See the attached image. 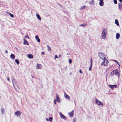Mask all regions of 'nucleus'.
<instances>
[{
    "label": "nucleus",
    "mask_w": 122,
    "mask_h": 122,
    "mask_svg": "<svg viewBox=\"0 0 122 122\" xmlns=\"http://www.w3.org/2000/svg\"><path fill=\"white\" fill-rule=\"evenodd\" d=\"M107 30L105 28H103L102 30L101 38L104 39H105L106 38L107 35Z\"/></svg>",
    "instance_id": "f257e3e1"
},
{
    "label": "nucleus",
    "mask_w": 122,
    "mask_h": 122,
    "mask_svg": "<svg viewBox=\"0 0 122 122\" xmlns=\"http://www.w3.org/2000/svg\"><path fill=\"white\" fill-rule=\"evenodd\" d=\"M102 60H103V61L102 62L101 65L105 66H107L108 63V61L107 60L106 58H104V59Z\"/></svg>",
    "instance_id": "f03ea898"
},
{
    "label": "nucleus",
    "mask_w": 122,
    "mask_h": 122,
    "mask_svg": "<svg viewBox=\"0 0 122 122\" xmlns=\"http://www.w3.org/2000/svg\"><path fill=\"white\" fill-rule=\"evenodd\" d=\"M98 55L102 59H104V58H106V55L104 54L101 52L99 53Z\"/></svg>",
    "instance_id": "7ed1b4c3"
},
{
    "label": "nucleus",
    "mask_w": 122,
    "mask_h": 122,
    "mask_svg": "<svg viewBox=\"0 0 122 122\" xmlns=\"http://www.w3.org/2000/svg\"><path fill=\"white\" fill-rule=\"evenodd\" d=\"M113 74H114L115 75L117 76L118 78H119L120 76L119 73L118 71V70L116 69L115 70L113 71Z\"/></svg>",
    "instance_id": "20e7f679"
},
{
    "label": "nucleus",
    "mask_w": 122,
    "mask_h": 122,
    "mask_svg": "<svg viewBox=\"0 0 122 122\" xmlns=\"http://www.w3.org/2000/svg\"><path fill=\"white\" fill-rule=\"evenodd\" d=\"M95 102L97 104L100 105L101 107H103V106L102 103L98 100L97 99L95 100Z\"/></svg>",
    "instance_id": "39448f33"
},
{
    "label": "nucleus",
    "mask_w": 122,
    "mask_h": 122,
    "mask_svg": "<svg viewBox=\"0 0 122 122\" xmlns=\"http://www.w3.org/2000/svg\"><path fill=\"white\" fill-rule=\"evenodd\" d=\"M21 113V112L19 111H17L15 112V114L18 117H20V115Z\"/></svg>",
    "instance_id": "423d86ee"
},
{
    "label": "nucleus",
    "mask_w": 122,
    "mask_h": 122,
    "mask_svg": "<svg viewBox=\"0 0 122 122\" xmlns=\"http://www.w3.org/2000/svg\"><path fill=\"white\" fill-rule=\"evenodd\" d=\"M15 79H13V80H12V83H13V86H14V87L15 89V90H16V91L17 92H18V91H19V89H18V87H17V88H16L14 86V82H15Z\"/></svg>",
    "instance_id": "0eeeda50"
},
{
    "label": "nucleus",
    "mask_w": 122,
    "mask_h": 122,
    "mask_svg": "<svg viewBox=\"0 0 122 122\" xmlns=\"http://www.w3.org/2000/svg\"><path fill=\"white\" fill-rule=\"evenodd\" d=\"M59 114L60 117L62 118L65 120L66 119V117L65 116H64L63 114H62L61 112H60L59 113Z\"/></svg>",
    "instance_id": "6e6552de"
},
{
    "label": "nucleus",
    "mask_w": 122,
    "mask_h": 122,
    "mask_svg": "<svg viewBox=\"0 0 122 122\" xmlns=\"http://www.w3.org/2000/svg\"><path fill=\"white\" fill-rule=\"evenodd\" d=\"M42 67V65L40 64H37L36 65V69H41Z\"/></svg>",
    "instance_id": "1a4fd4ad"
},
{
    "label": "nucleus",
    "mask_w": 122,
    "mask_h": 122,
    "mask_svg": "<svg viewBox=\"0 0 122 122\" xmlns=\"http://www.w3.org/2000/svg\"><path fill=\"white\" fill-rule=\"evenodd\" d=\"M108 86L110 88H111L112 89H113V88H116L117 87L116 85H110Z\"/></svg>",
    "instance_id": "9d476101"
},
{
    "label": "nucleus",
    "mask_w": 122,
    "mask_h": 122,
    "mask_svg": "<svg viewBox=\"0 0 122 122\" xmlns=\"http://www.w3.org/2000/svg\"><path fill=\"white\" fill-rule=\"evenodd\" d=\"M68 114L69 116L70 117H72L74 115V111L72 110Z\"/></svg>",
    "instance_id": "9b49d317"
},
{
    "label": "nucleus",
    "mask_w": 122,
    "mask_h": 122,
    "mask_svg": "<svg viewBox=\"0 0 122 122\" xmlns=\"http://www.w3.org/2000/svg\"><path fill=\"white\" fill-rule=\"evenodd\" d=\"M118 8L119 10H122V4L121 3L118 4Z\"/></svg>",
    "instance_id": "f8f14e48"
},
{
    "label": "nucleus",
    "mask_w": 122,
    "mask_h": 122,
    "mask_svg": "<svg viewBox=\"0 0 122 122\" xmlns=\"http://www.w3.org/2000/svg\"><path fill=\"white\" fill-rule=\"evenodd\" d=\"M64 96L66 98H67L69 100H70L69 96L67 95L66 93H64Z\"/></svg>",
    "instance_id": "ddd939ff"
},
{
    "label": "nucleus",
    "mask_w": 122,
    "mask_h": 122,
    "mask_svg": "<svg viewBox=\"0 0 122 122\" xmlns=\"http://www.w3.org/2000/svg\"><path fill=\"white\" fill-rule=\"evenodd\" d=\"M24 42L23 44L24 45H29V43L25 39H24Z\"/></svg>",
    "instance_id": "4468645a"
},
{
    "label": "nucleus",
    "mask_w": 122,
    "mask_h": 122,
    "mask_svg": "<svg viewBox=\"0 0 122 122\" xmlns=\"http://www.w3.org/2000/svg\"><path fill=\"white\" fill-rule=\"evenodd\" d=\"M10 58L13 59L14 60L15 58V55L13 54H11L10 56Z\"/></svg>",
    "instance_id": "2eb2a0df"
},
{
    "label": "nucleus",
    "mask_w": 122,
    "mask_h": 122,
    "mask_svg": "<svg viewBox=\"0 0 122 122\" xmlns=\"http://www.w3.org/2000/svg\"><path fill=\"white\" fill-rule=\"evenodd\" d=\"M120 37V34L119 33H117L116 36V38L117 39H118Z\"/></svg>",
    "instance_id": "dca6fc26"
},
{
    "label": "nucleus",
    "mask_w": 122,
    "mask_h": 122,
    "mask_svg": "<svg viewBox=\"0 0 122 122\" xmlns=\"http://www.w3.org/2000/svg\"><path fill=\"white\" fill-rule=\"evenodd\" d=\"M28 57L30 59L32 58H33V56L31 54H29L28 55Z\"/></svg>",
    "instance_id": "f3484780"
},
{
    "label": "nucleus",
    "mask_w": 122,
    "mask_h": 122,
    "mask_svg": "<svg viewBox=\"0 0 122 122\" xmlns=\"http://www.w3.org/2000/svg\"><path fill=\"white\" fill-rule=\"evenodd\" d=\"M35 37L36 39L37 40V42H40V39H39V37L37 35Z\"/></svg>",
    "instance_id": "a211bd4d"
},
{
    "label": "nucleus",
    "mask_w": 122,
    "mask_h": 122,
    "mask_svg": "<svg viewBox=\"0 0 122 122\" xmlns=\"http://www.w3.org/2000/svg\"><path fill=\"white\" fill-rule=\"evenodd\" d=\"M56 98L57 100V102H60V99L59 97L58 96L57 94L56 97Z\"/></svg>",
    "instance_id": "6ab92c4d"
},
{
    "label": "nucleus",
    "mask_w": 122,
    "mask_h": 122,
    "mask_svg": "<svg viewBox=\"0 0 122 122\" xmlns=\"http://www.w3.org/2000/svg\"><path fill=\"white\" fill-rule=\"evenodd\" d=\"M104 3L103 1H100L99 3V4L101 6H103L104 5Z\"/></svg>",
    "instance_id": "aec40b11"
},
{
    "label": "nucleus",
    "mask_w": 122,
    "mask_h": 122,
    "mask_svg": "<svg viewBox=\"0 0 122 122\" xmlns=\"http://www.w3.org/2000/svg\"><path fill=\"white\" fill-rule=\"evenodd\" d=\"M115 23L117 25L119 26V24L118 23V20L117 19H116L115 20Z\"/></svg>",
    "instance_id": "412c9836"
},
{
    "label": "nucleus",
    "mask_w": 122,
    "mask_h": 122,
    "mask_svg": "<svg viewBox=\"0 0 122 122\" xmlns=\"http://www.w3.org/2000/svg\"><path fill=\"white\" fill-rule=\"evenodd\" d=\"M1 112L2 114H4L5 113V111L3 108H2L1 109Z\"/></svg>",
    "instance_id": "4be33fe9"
},
{
    "label": "nucleus",
    "mask_w": 122,
    "mask_h": 122,
    "mask_svg": "<svg viewBox=\"0 0 122 122\" xmlns=\"http://www.w3.org/2000/svg\"><path fill=\"white\" fill-rule=\"evenodd\" d=\"M94 2V0H91L89 1V4H90L91 5Z\"/></svg>",
    "instance_id": "5701e85b"
},
{
    "label": "nucleus",
    "mask_w": 122,
    "mask_h": 122,
    "mask_svg": "<svg viewBox=\"0 0 122 122\" xmlns=\"http://www.w3.org/2000/svg\"><path fill=\"white\" fill-rule=\"evenodd\" d=\"M15 61L17 64L18 65L20 63V61L16 59L15 60Z\"/></svg>",
    "instance_id": "b1692460"
},
{
    "label": "nucleus",
    "mask_w": 122,
    "mask_h": 122,
    "mask_svg": "<svg viewBox=\"0 0 122 122\" xmlns=\"http://www.w3.org/2000/svg\"><path fill=\"white\" fill-rule=\"evenodd\" d=\"M87 24H82L80 25H79L80 26H83V27H85L86 26V25H87Z\"/></svg>",
    "instance_id": "393cba45"
},
{
    "label": "nucleus",
    "mask_w": 122,
    "mask_h": 122,
    "mask_svg": "<svg viewBox=\"0 0 122 122\" xmlns=\"http://www.w3.org/2000/svg\"><path fill=\"white\" fill-rule=\"evenodd\" d=\"M90 62H91V65L90 67H92V58L91 57L90 59Z\"/></svg>",
    "instance_id": "a878e982"
},
{
    "label": "nucleus",
    "mask_w": 122,
    "mask_h": 122,
    "mask_svg": "<svg viewBox=\"0 0 122 122\" xmlns=\"http://www.w3.org/2000/svg\"><path fill=\"white\" fill-rule=\"evenodd\" d=\"M52 117H50L49 118V121L51 122H52Z\"/></svg>",
    "instance_id": "bb28decb"
},
{
    "label": "nucleus",
    "mask_w": 122,
    "mask_h": 122,
    "mask_svg": "<svg viewBox=\"0 0 122 122\" xmlns=\"http://www.w3.org/2000/svg\"><path fill=\"white\" fill-rule=\"evenodd\" d=\"M47 46V49L48 50L50 51H51V48L50 46H49L48 45Z\"/></svg>",
    "instance_id": "cd10ccee"
},
{
    "label": "nucleus",
    "mask_w": 122,
    "mask_h": 122,
    "mask_svg": "<svg viewBox=\"0 0 122 122\" xmlns=\"http://www.w3.org/2000/svg\"><path fill=\"white\" fill-rule=\"evenodd\" d=\"M85 7V5H84L83 6L81 7L80 8V9L81 10H82L83 9H84Z\"/></svg>",
    "instance_id": "c85d7f7f"
},
{
    "label": "nucleus",
    "mask_w": 122,
    "mask_h": 122,
    "mask_svg": "<svg viewBox=\"0 0 122 122\" xmlns=\"http://www.w3.org/2000/svg\"><path fill=\"white\" fill-rule=\"evenodd\" d=\"M38 19L40 20H41V18L40 17V16H36Z\"/></svg>",
    "instance_id": "c756f323"
},
{
    "label": "nucleus",
    "mask_w": 122,
    "mask_h": 122,
    "mask_svg": "<svg viewBox=\"0 0 122 122\" xmlns=\"http://www.w3.org/2000/svg\"><path fill=\"white\" fill-rule=\"evenodd\" d=\"M6 13H7V14L10 15H13V14H12L11 13H10L8 12V11L6 12Z\"/></svg>",
    "instance_id": "7c9ffc66"
},
{
    "label": "nucleus",
    "mask_w": 122,
    "mask_h": 122,
    "mask_svg": "<svg viewBox=\"0 0 122 122\" xmlns=\"http://www.w3.org/2000/svg\"><path fill=\"white\" fill-rule=\"evenodd\" d=\"M114 3L115 4H117V0H113Z\"/></svg>",
    "instance_id": "2f4dec72"
},
{
    "label": "nucleus",
    "mask_w": 122,
    "mask_h": 122,
    "mask_svg": "<svg viewBox=\"0 0 122 122\" xmlns=\"http://www.w3.org/2000/svg\"><path fill=\"white\" fill-rule=\"evenodd\" d=\"M72 61L71 59H69V62L70 64H71L72 63Z\"/></svg>",
    "instance_id": "473e14b6"
},
{
    "label": "nucleus",
    "mask_w": 122,
    "mask_h": 122,
    "mask_svg": "<svg viewBox=\"0 0 122 122\" xmlns=\"http://www.w3.org/2000/svg\"><path fill=\"white\" fill-rule=\"evenodd\" d=\"M113 71L111 72V76H113V74H113Z\"/></svg>",
    "instance_id": "72a5a7b5"
},
{
    "label": "nucleus",
    "mask_w": 122,
    "mask_h": 122,
    "mask_svg": "<svg viewBox=\"0 0 122 122\" xmlns=\"http://www.w3.org/2000/svg\"><path fill=\"white\" fill-rule=\"evenodd\" d=\"M56 101L55 99L54 100V103L55 104H56Z\"/></svg>",
    "instance_id": "f704fd0d"
},
{
    "label": "nucleus",
    "mask_w": 122,
    "mask_h": 122,
    "mask_svg": "<svg viewBox=\"0 0 122 122\" xmlns=\"http://www.w3.org/2000/svg\"><path fill=\"white\" fill-rule=\"evenodd\" d=\"M79 72L81 73V74H82V71L81 69H80L79 70Z\"/></svg>",
    "instance_id": "c9c22d12"
},
{
    "label": "nucleus",
    "mask_w": 122,
    "mask_h": 122,
    "mask_svg": "<svg viewBox=\"0 0 122 122\" xmlns=\"http://www.w3.org/2000/svg\"><path fill=\"white\" fill-rule=\"evenodd\" d=\"M25 38H27L28 39H29L30 38L29 37H28L27 35L26 36H25Z\"/></svg>",
    "instance_id": "e433bc0d"
},
{
    "label": "nucleus",
    "mask_w": 122,
    "mask_h": 122,
    "mask_svg": "<svg viewBox=\"0 0 122 122\" xmlns=\"http://www.w3.org/2000/svg\"><path fill=\"white\" fill-rule=\"evenodd\" d=\"M58 57V56L57 55H55V58H57Z\"/></svg>",
    "instance_id": "4c0bfd02"
},
{
    "label": "nucleus",
    "mask_w": 122,
    "mask_h": 122,
    "mask_svg": "<svg viewBox=\"0 0 122 122\" xmlns=\"http://www.w3.org/2000/svg\"><path fill=\"white\" fill-rule=\"evenodd\" d=\"M91 69H92V67H90L89 68V70L90 71L91 70Z\"/></svg>",
    "instance_id": "58836bf2"
},
{
    "label": "nucleus",
    "mask_w": 122,
    "mask_h": 122,
    "mask_svg": "<svg viewBox=\"0 0 122 122\" xmlns=\"http://www.w3.org/2000/svg\"><path fill=\"white\" fill-rule=\"evenodd\" d=\"M41 54H43V55H44V51H42L41 53Z\"/></svg>",
    "instance_id": "ea45409f"
},
{
    "label": "nucleus",
    "mask_w": 122,
    "mask_h": 122,
    "mask_svg": "<svg viewBox=\"0 0 122 122\" xmlns=\"http://www.w3.org/2000/svg\"><path fill=\"white\" fill-rule=\"evenodd\" d=\"M76 120V118H74L73 120V122H74V121H75V120Z\"/></svg>",
    "instance_id": "a19ab883"
},
{
    "label": "nucleus",
    "mask_w": 122,
    "mask_h": 122,
    "mask_svg": "<svg viewBox=\"0 0 122 122\" xmlns=\"http://www.w3.org/2000/svg\"><path fill=\"white\" fill-rule=\"evenodd\" d=\"M5 52L6 53H8V52L7 50H6L5 51Z\"/></svg>",
    "instance_id": "79ce46f5"
},
{
    "label": "nucleus",
    "mask_w": 122,
    "mask_h": 122,
    "mask_svg": "<svg viewBox=\"0 0 122 122\" xmlns=\"http://www.w3.org/2000/svg\"><path fill=\"white\" fill-rule=\"evenodd\" d=\"M119 1L120 2H122V0H119Z\"/></svg>",
    "instance_id": "37998d69"
},
{
    "label": "nucleus",
    "mask_w": 122,
    "mask_h": 122,
    "mask_svg": "<svg viewBox=\"0 0 122 122\" xmlns=\"http://www.w3.org/2000/svg\"><path fill=\"white\" fill-rule=\"evenodd\" d=\"M46 120L47 121H49V119L48 118H46Z\"/></svg>",
    "instance_id": "c03bdc74"
},
{
    "label": "nucleus",
    "mask_w": 122,
    "mask_h": 122,
    "mask_svg": "<svg viewBox=\"0 0 122 122\" xmlns=\"http://www.w3.org/2000/svg\"><path fill=\"white\" fill-rule=\"evenodd\" d=\"M7 80L8 81H10L9 78V77L8 78H7Z\"/></svg>",
    "instance_id": "a18cd8bd"
},
{
    "label": "nucleus",
    "mask_w": 122,
    "mask_h": 122,
    "mask_svg": "<svg viewBox=\"0 0 122 122\" xmlns=\"http://www.w3.org/2000/svg\"><path fill=\"white\" fill-rule=\"evenodd\" d=\"M114 61L115 62H116V63H117L118 62L116 60H114Z\"/></svg>",
    "instance_id": "49530a36"
},
{
    "label": "nucleus",
    "mask_w": 122,
    "mask_h": 122,
    "mask_svg": "<svg viewBox=\"0 0 122 122\" xmlns=\"http://www.w3.org/2000/svg\"><path fill=\"white\" fill-rule=\"evenodd\" d=\"M117 63L119 65V67H120V64H119V63L117 62Z\"/></svg>",
    "instance_id": "de8ad7c7"
},
{
    "label": "nucleus",
    "mask_w": 122,
    "mask_h": 122,
    "mask_svg": "<svg viewBox=\"0 0 122 122\" xmlns=\"http://www.w3.org/2000/svg\"><path fill=\"white\" fill-rule=\"evenodd\" d=\"M10 16L12 18H13L14 17V16Z\"/></svg>",
    "instance_id": "09e8293b"
},
{
    "label": "nucleus",
    "mask_w": 122,
    "mask_h": 122,
    "mask_svg": "<svg viewBox=\"0 0 122 122\" xmlns=\"http://www.w3.org/2000/svg\"><path fill=\"white\" fill-rule=\"evenodd\" d=\"M31 77L33 78H34V77L32 75H31Z\"/></svg>",
    "instance_id": "8fccbe9b"
},
{
    "label": "nucleus",
    "mask_w": 122,
    "mask_h": 122,
    "mask_svg": "<svg viewBox=\"0 0 122 122\" xmlns=\"http://www.w3.org/2000/svg\"><path fill=\"white\" fill-rule=\"evenodd\" d=\"M58 56L59 57H60L61 56V55H59Z\"/></svg>",
    "instance_id": "3c124183"
},
{
    "label": "nucleus",
    "mask_w": 122,
    "mask_h": 122,
    "mask_svg": "<svg viewBox=\"0 0 122 122\" xmlns=\"http://www.w3.org/2000/svg\"><path fill=\"white\" fill-rule=\"evenodd\" d=\"M99 0L100 1H103L104 0Z\"/></svg>",
    "instance_id": "603ef678"
},
{
    "label": "nucleus",
    "mask_w": 122,
    "mask_h": 122,
    "mask_svg": "<svg viewBox=\"0 0 122 122\" xmlns=\"http://www.w3.org/2000/svg\"><path fill=\"white\" fill-rule=\"evenodd\" d=\"M58 5L61 7H62V6L60 4H58Z\"/></svg>",
    "instance_id": "864d4df0"
},
{
    "label": "nucleus",
    "mask_w": 122,
    "mask_h": 122,
    "mask_svg": "<svg viewBox=\"0 0 122 122\" xmlns=\"http://www.w3.org/2000/svg\"><path fill=\"white\" fill-rule=\"evenodd\" d=\"M36 15H39L38 14H36Z\"/></svg>",
    "instance_id": "5fc2aeb1"
},
{
    "label": "nucleus",
    "mask_w": 122,
    "mask_h": 122,
    "mask_svg": "<svg viewBox=\"0 0 122 122\" xmlns=\"http://www.w3.org/2000/svg\"><path fill=\"white\" fill-rule=\"evenodd\" d=\"M69 54L68 53L67 54V55H69Z\"/></svg>",
    "instance_id": "6e6d98bb"
}]
</instances>
